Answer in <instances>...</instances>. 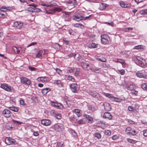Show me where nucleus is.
<instances>
[{
    "label": "nucleus",
    "mask_w": 147,
    "mask_h": 147,
    "mask_svg": "<svg viewBox=\"0 0 147 147\" xmlns=\"http://www.w3.org/2000/svg\"><path fill=\"white\" fill-rule=\"evenodd\" d=\"M120 4L121 7L124 8L129 7L130 6L129 4L125 3V2L122 1L120 2Z\"/></svg>",
    "instance_id": "393cba45"
},
{
    "label": "nucleus",
    "mask_w": 147,
    "mask_h": 147,
    "mask_svg": "<svg viewBox=\"0 0 147 147\" xmlns=\"http://www.w3.org/2000/svg\"><path fill=\"white\" fill-rule=\"evenodd\" d=\"M43 53V51L42 50L39 51L37 54L36 55V57L38 58L40 57V56H41L42 55V53Z\"/></svg>",
    "instance_id": "e433bc0d"
},
{
    "label": "nucleus",
    "mask_w": 147,
    "mask_h": 147,
    "mask_svg": "<svg viewBox=\"0 0 147 147\" xmlns=\"http://www.w3.org/2000/svg\"><path fill=\"white\" fill-rule=\"evenodd\" d=\"M74 27L78 28L81 29H83L84 27V26L83 25L78 23L74 24Z\"/></svg>",
    "instance_id": "c85d7f7f"
},
{
    "label": "nucleus",
    "mask_w": 147,
    "mask_h": 147,
    "mask_svg": "<svg viewBox=\"0 0 147 147\" xmlns=\"http://www.w3.org/2000/svg\"><path fill=\"white\" fill-rule=\"evenodd\" d=\"M54 84H56L59 87H61L62 86V84L61 81L59 80H55L54 81Z\"/></svg>",
    "instance_id": "bb28decb"
},
{
    "label": "nucleus",
    "mask_w": 147,
    "mask_h": 147,
    "mask_svg": "<svg viewBox=\"0 0 147 147\" xmlns=\"http://www.w3.org/2000/svg\"><path fill=\"white\" fill-rule=\"evenodd\" d=\"M143 135L144 136H147V129L143 130Z\"/></svg>",
    "instance_id": "052dcab7"
},
{
    "label": "nucleus",
    "mask_w": 147,
    "mask_h": 147,
    "mask_svg": "<svg viewBox=\"0 0 147 147\" xmlns=\"http://www.w3.org/2000/svg\"><path fill=\"white\" fill-rule=\"evenodd\" d=\"M63 144V143L62 142H59L57 143V146L59 147H62Z\"/></svg>",
    "instance_id": "e2e57ef3"
},
{
    "label": "nucleus",
    "mask_w": 147,
    "mask_h": 147,
    "mask_svg": "<svg viewBox=\"0 0 147 147\" xmlns=\"http://www.w3.org/2000/svg\"><path fill=\"white\" fill-rule=\"evenodd\" d=\"M20 104L21 105H25V102L24 100H21L20 101Z\"/></svg>",
    "instance_id": "69168bd1"
},
{
    "label": "nucleus",
    "mask_w": 147,
    "mask_h": 147,
    "mask_svg": "<svg viewBox=\"0 0 147 147\" xmlns=\"http://www.w3.org/2000/svg\"><path fill=\"white\" fill-rule=\"evenodd\" d=\"M108 5L105 3H102L100 4L99 9L100 10H104L106 7H107Z\"/></svg>",
    "instance_id": "aec40b11"
},
{
    "label": "nucleus",
    "mask_w": 147,
    "mask_h": 147,
    "mask_svg": "<svg viewBox=\"0 0 147 147\" xmlns=\"http://www.w3.org/2000/svg\"><path fill=\"white\" fill-rule=\"evenodd\" d=\"M100 37L101 41L102 44L106 45L109 43L110 39L108 35L105 34H103Z\"/></svg>",
    "instance_id": "f03ea898"
},
{
    "label": "nucleus",
    "mask_w": 147,
    "mask_h": 147,
    "mask_svg": "<svg viewBox=\"0 0 147 147\" xmlns=\"http://www.w3.org/2000/svg\"><path fill=\"white\" fill-rule=\"evenodd\" d=\"M70 87L71 90L73 92H76L78 90L79 86L76 83H73L71 84Z\"/></svg>",
    "instance_id": "ddd939ff"
},
{
    "label": "nucleus",
    "mask_w": 147,
    "mask_h": 147,
    "mask_svg": "<svg viewBox=\"0 0 147 147\" xmlns=\"http://www.w3.org/2000/svg\"><path fill=\"white\" fill-rule=\"evenodd\" d=\"M20 80L21 83L23 84L29 85L31 83V81L28 78L26 77H22L21 78Z\"/></svg>",
    "instance_id": "9d476101"
},
{
    "label": "nucleus",
    "mask_w": 147,
    "mask_h": 147,
    "mask_svg": "<svg viewBox=\"0 0 147 147\" xmlns=\"http://www.w3.org/2000/svg\"><path fill=\"white\" fill-rule=\"evenodd\" d=\"M81 64V65L84 68H86L89 66V64L85 61H82Z\"/></svg>",
    "instance_id": "2f4dec72"
},
{
    "label": "nucleus",
    "mask_w": 147,
    "mask_h": 147,
    "mask_svg": "<svg viewBox=\"0 0 147 147\" xmlns=\"http://www.w3.org/2000/svg\"><path fill=\"white\" fill-rule=\"evenodd\" d=\"M115 62L123 64L124 63L125 61L123 59H117V61H115Z\"/></svg>",
    "instance_id": "79ce46f5"
},
{
    "label": "nucleus",
    "mask_w": 147,
    "mask_h": 147,
    "mask_svg": "<svg viewBox=\"0 0 147 147\" xmlns=\"http://www.w3.org/2000/svg\"><path fill=\"white\" fill-rule=\"evenodd\" d=\"M13 26L17 28L20 29L23 26V23L20 21H15L13 24Z\"/></svg>",
    "instance_id": "f8f14e48"
},
{
    "label": "nucleus",
    "mask_w": 147,
    "mask_h": 147,
    "mask_svg": "<svg viewBox=\"0 0 147 147\" xmlns=\"http://www.w3.org/2000/svg\"><path fill=\"white\" fill-rule=\"evenodd\" d=\"M54 115L55 117L57 119H59L61 117V115L60 114L57 113H54Z\"/></svg>",
    "instance_id": "7c9ffc66"
},
{
    "label": "nucleus",
    "mask_w": 147,
    "mask_h": 147,
    "mask_svg": "<svg viewBox=\"0 0 147 147\" xmlns=\"http://www.w3.org/2000/svg\"><path fill=\"white\" fill-rule=\"evenodd\" d=\"M7 15L5 12L0 11V18H4L7 16Z\"/></svg>",
    "instance_id": "f704fd0d"
},
{
    "label": "nucleus",
    "mask_w": 147,
    "mask_h": 147,
    "mask_svg": "<svg viewBox=\"0 0 147 147\" xmlns=\"http://www.w3.org/2000/svg\"><path fill=\"white\" fill-rule=\"evenodd\" d=\"M89 69L92 71L96 73H99L100 71V69L97 67L95 68L93 67L90 68Z\"/></svg>",
    "instance_id": "cd10ccee"
},
{
    "label": "nucleus",
    "mask_w": 147,
    "mask_h": 147,
    "mask_svg": "<svg viewBox=\"0 0 147 147\" xmlns=\"http://www.w3.org/2000/svg\"><path fill=\"white\" fill-rule=\"evenodd\" d=\"M51 89L49 88H47L43 89L42 90V93L44 95L47 94V93L49 91H51Z\"/></svg>",
    "instance_id": "a878e982"
},
{
    "label": "nucleus",
    "mask_w": 147,
    "mask_h": 147,
    "mask_svg": "<svg viewBox=\"0 0 147 147\" xmlns=\"http://www.w3.org/2000/svg\"><path fill=\"white\" fill-rule=\"evenodd\" d=\"M80 112V110L78 109H76L73 110V112H75L76 114Z\"/></svg>",
    "instance_id": "0e129e2a"
},
{
    "label": "nucleus",
    "mask_w": 147,
    "mask_h": 147,
    "mask_svg": "<svg viewBox=\"0 0 147 147\" xmlns=\"http://www.w3.org/2000/svg\"><path fill=\"white\" fill-rule=\"evenodd\" d=\"M94 136L96 138L98 139H100L101 138V135L99 133H95L94 134Z\"/></svg>",
    "instance_id": "473e14b6"
},
{
    "label": "nucleus",
    "mask_w": 147,
    "mask_h": 147,
    "mask_svg": "<svg viewBox=\"0 0 147 147\" xmlns=\"http://www.w3.org/2000/svg\"><path fill=\"white\" fill-rule=\"evenodd\" d=\"M3 115L6 117H9L11 115V112L8 109H5L3 112Z\"/></svg>",
    "instance_id": "dca6fc26"
},
{
    "label": "nucleus",
    "mask_w": 147,
    "mask_h": 147,
    "mask_svg": "<svg viewBox=\"0 0 147 147\" xmlns=\"http://www.w3.org/2000/svg\"><path fill=\"white\" fill-rule=\"evenodd\" d=\"M134 88V87L133 85H130L128 87V90L131 91L133 90Z\"/></svg>",
    "instance_id": "c03bdc74"
},
{
    "label": "nucleus",
    "mask_w": 147,
    "mask_h": 147,
    "mask_svg": "<svg viewBox=\"0 0 147 147\" xmlns=\"http://www.w3.org/2000/svg\"><path fill=\"white\" fill-rule=\"evenodd\" d=\"M103 117L105 119H108L110 120L112 119V116L110 113L106 112L104 113Z\"/></svg>",
    "instance_id": "6ab92c4d"
},
{
    "label": "nucleus",
    "mask_w": 147,
    "mask_h": 147,
    "mask_svg": "<svg viewBox=\"0 0 147 147\" xmlns=\"http://www.w3.org/2000/svg\"><path fill=\"white\" fill-rule=\"evenodd\" d=\"M104 134L107 136H110L111 134V131L110 130L106 129L105 130Z\"/></svg>",
    "instance_id": "c9c22d12"
},
{
    "label": "nucleus",
    "mask_w": 147,
    "mask_h": 147,
    "mask_svg": "<svg viewBox=\"0 0 147 147\" xmlns=\"http://www.w3.org/2000/svg\"><path fill=\"white\" fill-rule=\"evenodd\" d=\"M63 40L64 43H65V44L66 45H68L69 44V42L67 40H66L64 38Z\"/></svg>",
    "instance_id": "338daca9"
},
{
    "label": "nucleus",
    "mask_w": 147,
    "mask_h": 147,
    "mask_svg": "<svg viewBox=\"0 0 147 147\" xmlns=\"http://www.w3.org/2000/svg\"><path fill=\"white\" fill-rule=\"evenodd\" d=\"M5 143L7 145H9L13 144L15 142V140L10 137H6L5 139Z\"/></svg>",
    "instance_id": "4468645a"
},
{
    "label": "nucleus",
    "mask_w": 147,
    "mask_h": 147,
    "mask_svg": "<svg viewBox=\"0 0 147 147\" xmlns=\"http://www.w3.org/2000/svg\"><path fill=\"white\" fill-rule=\"evenodd\" d=\"M56 71L59 75L61 74V71L59 69L57 68L56 70Z\"/></svg>",
    "instance_id": "680f3d73"
},
{
    "label": "nucleus",
    "mask_w": 147,
    "mask_h": 147,
    "mask_svg": "<svg viewBox=\"0 0 147 147\" xmlns=\"http://www.w3.org/2000/svg\"><path fill=\"white\" fill-rule=\"evenodd\" d=\"M8 108L14 112H17L18 110V108L16 107H11Z\"/></svg>",
    "instance_id": "c756f323"
},
{
    "label": "nucleus",
    "mask_w": 147,
    "mask_h": 147,
    "mask_svg": "<svg viewBox=\"0 0 147 147\" xmlns=\"http://www.w3.org/2000/svg\"><path fill=\"white\" fill-rule=\"evenodd\" d=\"M37 44V43L36 42H32L29 44H28L27 46V47H29L31 46H34L35 45H36Z\"/></svg>",
    "instance_id": "13d9d810"
},
{
    "label": "nucleus",
    "mask_w": 147,
    "mask_h": 147,
    "mask_svg": "<svg viewBox=\"0 0 147 147\" xmlns=\"http://www.w3.org/2000/svg\"><path fill=\"white\" fill-rule=\"evenodd\" d=\"M136 76L140 78H143L145 79L147 78V74L144 73L143 71L141 72H139L136 73Z\"/></svg>",
    "instance_id": "2eb2a0df"
},
{
    "label": "nucleus",
    "mask_w": 147,
    "mask_h": 147,
    "mask_svg": "<svg viewBox=\"0 0 147 147\" xmlns=\"http://www.w3.org/2000/svg\"><path fill=\"white\" fill-rule=\"evenodd\" d=\"M49 4V7L53 6H55L56 5V3H55L53 1L50 2Z\"/></svg>",
    "instance_id": "de8ad7c7"
},
{
    "label": "nucleus",
    "mask_w": 147,
    "mask_h": 147,
    "mask_svg": "<svg viewBox=\"0 0 147 147\" xmlns=\"http://www.w3.org/2000/svg\"><path fill=\"white\" fill-rule=\"evenodd\" d=\"M105 109L106 111H109L111 109V106L110 104L108 103H105L104 104Z\"/></svg>",
    "instance_id": "5701e85b"
},
{
    "label": "nucleus",
    "mask_w": 147,
    "mask_h": 147,
    "mask_svg": "<svg viewBox=\"0 0 147 147\" xmlns=\"http://www.w3.org/2000/svg\"><path fill=\"white\" fill-rule=\"evenodd\" d=\"M13 49L16 53H21V48L20 47L17 48L16 47H14L13 48Z\"/></svg>",
    "instance_id": "b1692460"
},
{
    "label": "nucleus",
    "mask_w": 147,
    "mask_h": 147,
    "mask_svg": "<svg viewBox=\"0 0 147 147\" xmlns=\"http://www.w3.org/2000/svg\"><path fill=\"white\" fill-rule=\"evenodd\" d=\"M7 8L5 6H2L0 8L1 11L5 12L7 11Z\"/></svg>",
    "instance_id": "37998d69"
},
{
    "label": "nucleus",
    "mask_w": 147,
    "mask_h": 147,
    "mask_svg": "<svg viewBox=\"0 0 147 147\" xmlns=\"http://www.w3.org/2000/svg\"><path fill=\"white\" fill-rule=\"evenodd\" d=\"M37 80L39 82H42L43 83L48 82L50 81L51 79L46 76L39 77L37 78Z\"/></svg>",
    "instance_id": "423d86ee"
},
{
    "label": "nucleus",
    "mask_w": 147,
    "mask_h": 147,
    "mask_svg": "<svg viewBox=\"0 0 147 147\" xmlns=\"http://www.w3.org/2000/svg\"><path fill=\"white\" fill-rule=\"evenodd\" d=\"M125 131L127 134L132 136L135 135L137 133L136 130L132 129L130 127L127 128L125 129Z\"/></svg>",
    "instance_id": "9b49d317"
},
{
    "label": "nucleus",
    "mask_w": 147,
    "mask_h": 147,
    "mask_svg": "<svg viewBox=\"0 0 147 147\" xmlns=\"http://www.w3.org/2000/svg\"><path fill=\"white\" fill-rule=\"evenodd\" d=\"M142 88L143 89H147V84H143L142 85Z\"/></svg>",
    "instance_id": "864d4df0"
},
{
    "label": "nucleus",
    "mask_w": 147,
    "mask_h": 147,
    "mask_svg": "<svg viewBox=\"0 0 147 147\" xmlns=\"http://www.w3.org/2000/svg\"><path fill=\"white\" fill-rule=\"evenodd\" d=\"M131 93L132 94H134L135 95H137L138 94V91L133 90L131 91Z\"/></svg>",
    "instance_id": "09e8293b"
},
{
    "label": "nucleus",
    "mask_w": 147,
    "mask_h": 147,
    "mask_svg": "<svg viewBox=\"0 0 147 147\" xmlns=\"http://www.w3.org/2000/svg\"><path fill=\"white\" fill-rule=\"evenodd\" d=\"M1 88L4 89L5 90L7 91L11 92L13 90V87L9 86H8L7 84L4 83L1 84Z\"/></svg>",
    "instance_id": "0eeeda50"
},
{
    "label": "nucleus",
    "mask_w": 147,
    "mask_h": 147,
    "mask_svg": "<svg viewBox=\"0 0 147 147\" xmlns=\"http://www.w3.org/2000/svg\"><path fill=\"white\" fill-rule=\"evenodd\" d=\"M51 105L53 107L59 109H61L63 108V105L60 103H58L56 102L51 101L50 103Z\"/></svg>",
    "instance_id": "6e6552de"
},
{
    "label": "nucleus",
    "mask_w": 147,
    "mask_h": 147,
    "mask_svg": "<svg viewBox=\"0 0 147 147\" xmlns=\"http://www.w3.org/2000/svg\"><path fill=\"white\" fill-rule=\"evenodd\" d=\"M133 29V28L132 27H129L127 28H125L124 30L126 32H128L129 30H131Z\"/></svg>",
    "instance_id": "a18cd8bd"
},
{
    "label": "nucleus",
    "mask_w": 147,
    "mask_h": 147,
    "mask_svg": "<svg viewBox=\"0 0 147 147\" xmlns=\"http://www.w3.org/2000/svg\"><path fill=\"white\" fill-rule=\"evenodd\" d=\"M41 5L42 6H45L46 7H48L49 6V4H47L46 3H41Z\"/></svg>",
    "instance_id": "774afa93"
},
{
    "label": "nucleus",
    "mask_w": 147,
    "mask_h": 147,
    "mask_svg": "<svg viewBox=\"0 0 147 147\" xmlns=\"http://www.w3.org/2000/svg\"><path fill=\"white\" fill-rule=\"evenodd\" d=\"M53 10L54 11L59 12L61 11V9L59 7H55L53 9Z\"/></svg>",
    "instance_id": "58836bf2"
},
{
    "label": "nucleus",
    "mask_w": 147,
    "mask_h": 147,
    "mask_svg": "<svg viewBox=\"0 0 147 147\" xmlns=\"http://www.w3.org/2000/svg\"><path fill=\"white\" fill-rule=\"evenodd\" d=\"M102 94L106 97L109 98L111 100L113 101L118 102L120 101L121 100V99L120 98L114 97L111 94L108 93L103 92Z\"/></svg>",
    "instance_id": "20e7f679"
},
{
    "label": "nucleus",
    "mask_w": 147,
    "mask_h": 147,
    "mask_svg": "<svg viewBox=\"0 0 147 147\" xmlns=\"http://www.w3.org/2000/svg\"><path fill=\"white\" fill-rule=\"evenodd\" d=\"M119 73L121 75H123L125 73V71L123 69H121L119 71Z\"/></svg>",
    "instance_id": "bf43d9fd"
},
{
    "label": "nucleus",
    "mask_w": 147,
    "mask_h": 147,
    "mask_svg": "<svg viewBox=\"0 0 147 147\" xmlns=\"http://www.w3.org/2000/svg\"><path fill=\"white\" fill-rule=\"evenodd\" d=\"M28 5L31 6V7H28L27 9L28 11H29L37 12H39L41 11L40 9L36 7V4H30Z\"/></svg>",
    "instance_id": "7ed1b4c3"
},
{
    "label": "nucleus",
    "mask_w": 147,
    "mask_h": 147,
    "mask_svg": "<svg viewBox=\"0 0 147 147\" xmlns=\"http://www.w3.org/2000/svg\"><path fill=\"white\" fill-rule=\"evenodd\" d=\"M12 121L15 124H18V125H20L22 123V122L19 121H16L14 119L12 120Z\"/></svg>",
    "instance_id": "603ef678"
},
{
    "label": "nucleus",
    "mask_w": 147,
    "mask_h": 147,
    "mask_svg": "<svg viewBox=\"0 0 147 147\" xmlns=\"http://www.w3.org/2000/svg\"><path fill=\"white\" fill-rule=\"evenodd\" d=\"M144 46L143 45H138L135 46L134 47V49H135L139 50L143 49Z\"/></svg>",
    "instance_id": "72a5a7b5"
},
{
    "label": "nucleus",
    "mask_w": 147,
    "mask_h": 147,
    "mask_svg": "<svg viewBox=\"0 0 147 147\" xmlns=\"http://www.w3.org/2000/svg\"><path fill=\"white\" fill-rule=\"evenodd\" d=\"M75 0H69L67 2V5L69 9L74 8L76 4Z\"/></svg>",
    "instance_id": "1a4fd4ad"
},
{
    "label": "nucleus",
    "mask_w": 147,
    "mask_h": 147,
    "mask_svg": "<svg viewBox=\"0 0 147 147\" xmlns=\"http://www.w3.org/2000/svg\"><path fill=\"white\" fill-rule=\"evenodd\" d=\"M70 133L72 134V135L74 137H75L77 136L76 133L73 130L70 131Z\"/></svg>",
    "instance_id": "49530a36"
},
{
    "label": "nucleus",
    "mask_w": 147,
    "mask_h": 147,
    "mask_svg": "<svg viewBox=\"0 0 147 147\" xmlns=\"http://www.w3.org/2000/svg\"><path fill=\"white\" fill-rule=\"evenodd\" d=\"M78 122V124L80 125H82L84 123V122L83 121V119H80Z\"/></svg>",
    "instance_id": "4d7b16f0"
},
{
    "label": "nucleus",
    "mask_w": 147,
    "mask_h": 147,
    "mask_svg": "<svg viewBox=\"0 0 147 147\" xmlns=\"http://www.w3.org/2000/svg\"><path fill=\"white\" fill-rule=\"evenodd\" d=\"M41 124L44 126H48L50 125L51 123V121L48 119H42L41 120Z\"/></svg>",
    "instance_id": "f3484780"
},
{
    "label": "nucleus",
    "mask_w": 147,
    "mask_h": 147,
    "mask_svg": "<svg viewBox=\"0 0 147 147\" xmlns=\"http://www.w3.org/2000/svg\"><path fill=\"white\" fill-rule=\"evenodd\" d=\"M135 63L137 65L141 67L144 66L146 64L145 60L139 56L136 57Z\"/></svg>",
    "instance_id": "f257e3e1"
},
{
    "label": "nucleus",
    "mask_w": 147,
    "mask_h": 147,
    "mask_svg": "<svg viewBox=\"0 0 147 147\" xmlns=\"http://www.w3.org/2000/svg\"><path fill=\"white\" fill-rule=\"evenodd\" d=\"M84 117L88 120L89 123H92L93 122V118L90 115L85 114L84 115Z\"/></svg>",
    "instance_id": "4be33fe9"
},
{
    "label": "nucleus",
    "mask_w": 147,
    "mask_h": 147,
    "mask_svg": "<svg viewBox=\"0 0 147 147\" xmlns=\"http://www.w3.org/2000/svg\"><path fill=\"white\" fill-rule=\"evenodd\" d=\"M84 16H82L78 15L77 16H73V20L79 21L84 19Z\"/></svg>",
    "instance_id": "a211bd4d"
},
{
    "label": "nucleus",
    "mask_w": 147,
    "mask_h": 147,
    "mask_svg": "<svg viewBox=\"0 0 147 147\" xmlns=\"http://www.w3.org/2000/svg\"><path fill=\"white\" fill-rule=\"evenodd\" d=\"M89 93L90 95L94 97L98 98L99 97V94L95 91H90Z\"/></svg>",
    "instance_id": "412c9836"
},
{
    "label": "nucleus",
    "mask_w": 147,
    "mask_h": 147,
    "mask_svg": "<svg viewBox=\"0 0 147 147\" xmlns=\"http://www.w3.org/2000/svg\"><path fill=\"white\" fill-rule=\"evenodd\" d=\"M127 140L128 142L130 143H133L134 142H135L134 140L129 138H127Z\"/></svg>",
    "instance_id": "8fccbe9b"
},
{
    "label": "nucleus",
    "mask_w": 147,
    "mask_h": 147,
    "mask_svg": "<svg viewBox=\"0 0 147 147\" xmlns=\"http://www.w3.org/2000/svg\"><path fill=\"white\" fill-rule=\"evenodd\" d=\"M97 45L94 43H92L90 45H89V47L91 48H94L97 47Z\"/></svg>",
    "instance_id": "a19ab883"
},
{
    "label": "nucleus",
    "mask_w": 147,
    "mask_h": 147,
    "mask_svg": "<svg viewBox=\"0 0 147 147\" xmlns=\"http://www.w3.org/2000/svg\"><path fill=\"white\" fill-rule=\"evenodd\" d=\"M119 138V136L117 135H113L112 137V138L113 140H116Z\"/></svg>",
    "instance_id": "6e6d98bb"
},
{
    "label": "nucleus",
    "mask_w": 147,
    "mask_h": 147,
    "mask_svg": "<svg viewBox=\"0 0 147 147\" xmlns=\"http://www.w3.org/2000/svg\"><path fill=\"white\" fill-rule=\"evenodd\" d=\"M140 13L142 15L147 14V9H145L140 11Z\"/></svg>",
    "instance_id": "ea45409f"
},
{
    "label": "nucleus",
    "mask_w": 147,
    "mask_h": 147,
    "mask_svg": "<svg viewBox=\"0 0 147 147\" xmlns=\"http://www.w3.org/2000/svg\"><path fill=\"white\" fill-rule=\"evenodd\" d=\"M54 128L56 131L61 132L64 129V126L61 123L55 124L54 125Z\"/></svg>",
    "instance_id": "39448f33"
},
{
    "label": "nucleus",
    "mask_w": 147,
    "mask_h": 147,
    "mask_svg": "<svg viewBox=\"0 0 147 147\" xmlns=\"http://www.w3.org/2000/svg\"><path fill=\"white\" fill-rule=\"evenodd\" d=\"M28 67L29 69L31 71H35L36 70V69L34 67L30 66H28Z\"/></svg>",
    "instance_id": "3c124183"
},
{
    "label": "nucleus",
    "mask_w": 147,
    "mask_h": 147,
    "mask_svg": "<svg viewBox=\"0 0 147 147\" xmlns=\"http://www.w3.org/2000/svg\"><path fill=\"white\" fill-rule=\"evenodd\" d=\"M68 80H69L72 82H74L75 81L74 78L72 76H68Z\"/></svg>",
    "instance_id": "5fc2aeb1"
},
{
    "label": "nucleus",
    "mask_w": 147,
    "mask_h": 147,
    "mask_svg": "<svg viewBox=\"0 0 147 147\" xmlns=\"http://www.w3.org/2000/svg\"><path fill=\"white\" fill-rule=\"evenodd\" d=\"M76 55V53H71L67 55V57L68 58H71L72 57H75Z\"/></svg>",
    "instance_id": "4c0bfd02"
}]
</instances>
